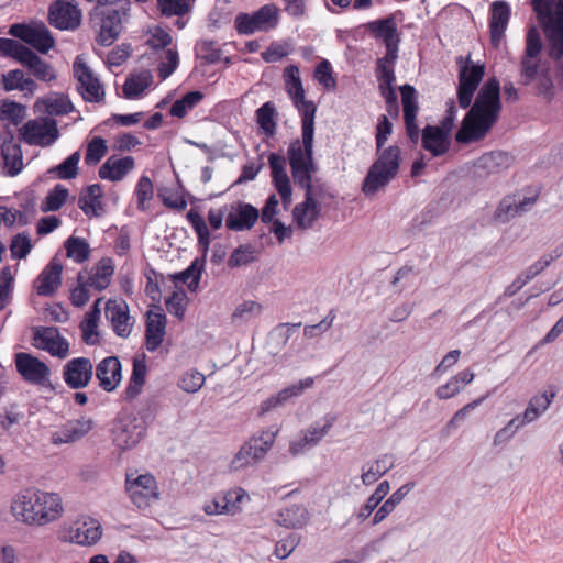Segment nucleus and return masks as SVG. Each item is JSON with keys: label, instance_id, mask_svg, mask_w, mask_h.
Masks as SVG:
<instances>
[{"label": "nucleus", "instance_id": "obj_15", "mask_svg": "<svg viewBox=\"0 0 563 563\" xmlns=\"http://www.w3.org/2000/svg\"><path fill=\"white\" fill-rule=\"evenodd\" d=\"M104 314L113 332L121 339H128L134 328L135 318L130 314V308L122 298L109 299Z\"/></svg>", "mask_w": 563, "mask_h": 563}, {"label": "nucleus", "instance_id": "obj_58", "mask_svg": "<svg viewBox=\"0 0 563 563\" xmlns=\"http://www.w3.org/2000/svg\"><path fill=\"white\" fill-rule=\"evenodd\" d=\"M255 260L254 247L250 244L238 246L228 260V266L231 268L240 267L252 263Z\"/></svg>", "mask_w": 563, "mask_h": 563}, {"label": "nucleus", "instance_id": "obj_34", "mask_svg": "<svg viewBox=\"0 0 563 563\" xmlns=\"http://www.w3.org/2000/svg\"><path fill=\"white\" fill-rule=\"evenodd\" d=\"M514 157L503 151H493L483 154L477 161V168L483 169L486 174H497L503 169L511 166Z\"/></svg>", "mask_w": 563, "mask_h": 563}, {"label": "nucleus", "instance_id": "obj_20", "mask_svg": "<svg viewBox=\"0 0 563 563\" xmlns=\"http://www.w3.org/2000/svg\"><path fill=\"white\" fill-rule=\"evenodd\" d=\"M63 265L53 257L44 267L34 283V287L38 296H53L62 284Z\"/></svg>", "mask_w": 563, "mask_h": 563}, {"label": "nucleus", "instance_id": "obj_5", "mask_svg": "<svg viewBox=\"0 0 563 563\" xmlns=\"http://www.w3.org/2000/svg\"><path fill=\"white\" fill-rule=\"evenodd\" d=\"M288 77L286 80L287 92L291 97L295 107L301 115V140H299L300 150H313L314 137V117L317 107L313 101L305 99V90L299 77V68L290 65L285 69Z\"/></svg>", "mask_w": 563, "mask_h": 563}, {"label": "nucleus", "instance_id": "obj_11", "mask_svg": "<svg viewBox=\"0 0 563 563\" xmlns=\"http://www.w3.org/2000/svg\"><path fill=\"white\" fill-rule=\"evenodd\" d=\"M456 64L459 65L457 101L461 108L467 109L483 80L485 67L482 64H473L470 56L466 59L460 56Z\"/></svg>", "mask_w": 563, "mask_h": 563}, {"label": "nucleus", "instance_id": "obj_42", "mask_svg": "<svg viewBox=\"0 0 563 563\" xmlns=\"http://www.w3.org/2000/svg\"><path fill=\"white\" fill-rule=\"evenodd\" d=\"M390 490V484L388 481H383L378 484L374 493L366 499L365 504L360 508V510L355 514V517L358 522H364L369 516L374 512V510L379 506V504L384 500L387 494Z\"/></svg>", "mask_w": 563, "mask_h": 563}, {"label": "nucleus", "instance_id": "obj_45", "mask_svg": "<svg viewBox=\"0 0 563 563\" xmlns=\"http://www.w3.org/2000/svg\"><path fill=\"white\" fill-rule=\"evenodd\" d=\"M187 220L194 228L195 232L197 233L198 244L202 247L203 256H206L210 244V232L206 224V221L203 220L201 214L195 209H190L188 211Z\"/></svg>", "mask_w": 563, "mask_h": 563}, {"label": "nucleus", "instance_id": "obj_49", "mask_svg": "<svg viewBox=\"0 0 563 563\" xmlns=\"http://www.w3.org/2000/svg\"><path fill=\"white\" fill-rule=\"evenodd\" d=\"M202 269L203 264L200 263L199 258H196L186 269L174 275V279L187 284L188 289L195 291L199 286Z\"/></svg>", "mask_w": 563, "mask_h": 563}, {"label": "nucleus", "instance_id": "obj_33", "mask_svg": "<svg viewBox=\"0 0 563 563\" xmlns=\"http://www.w3.org/2000/svg\"><path fill=\"white\" fill-rule=\"evenodd\" d=\"M536 201V197H525L522 200H517L515 196L505 197L497 208L496 218L506 222L517 214L527 212Z\"/></svg>", "mask_w": 563, "mask_h": 563}, {"label": "nucleus", "instance_id": "obj_27", "mask_svg": "<svg viewBox=\"0 0 563 563\" xmlns=\"http://www.w3.org/2000/svg\"><path fill=\"white\" fill-rule=\"evenodd\" d=\"M73 542L79 545H92L102 536V528L98 520L91 517H82L73 523Z\"/></svg>", "mask_w": 563, "mask_h": 563}, {"label": "nucleus", "instance_id": "obj_43", "mask_svg": "<svg viewBox=\"0 0 563 563\" xmlns=\"http://www.w3.org/2000/svg\"><path fill=\"white\" fill-rule=\"evenodd\" d=\"M26 115V107L10 100H0V121H9L10 124L18 126Z\"/></svg>", "mask_w": 563, "mask_h": 563}, {"label": "nucleus", "instance_id": "obj_31", "mask_svg": "<svg viewBox=\"0 0 563 563\" xmlns=\"http://www.w3.org/2000/svg\"><path fill=\"white\" fill-rule=\"evenodd\" d=\"M313 385V378L308 377L299 382V384L290 385L282 389L277 395L267 398L261 405V413H265L274 408L283 406L290 398L299 396L306 388Z\"/></svg>", "mask_w": 563, "mask_h": 563}, {"label": "nucleus", "instance_id": "obj_18", "mask_svg": "<svg viewBox=\"0 0 563 563\" xmlns=\"http://www.w3.org/2000/svg\"><path fill=\"white\" fill-rule=\"evenodd\" d=\"M401 93V103L404 112V122L407 136L409 140L417 144L420 139V131L416 123L417 114L419 110L417 91L413 86L405 84L399 87Z\"/></svg>", "mask_w": 563, "mask_h": 563}, {"label": "nucleus", "instance_id": "obj_56", "mask_svg": "<svg viewBox=\"0 0 563 563\" xmlns=\"http://www.w3.org/2000/svg\"><path fill=\"white\" fill-rule=\"evenodd\" d=\"M206 380L202 373L197 369L185 372L178 380V387L188 394L197 393L201 389Z\"/></svg>", "mask_w": 563, "mask_h": 563}, {"label": "nucleus", "instance_id": "obj_61", "mask_svg": "<svg viewBox=\"0 0 563 563\" xmlns=\"http://www.w3.org/2000/svg\"><path fill=\"white\" fill-rule=\"evenodd\" d=\"M261 312V305L253 300H247L239 305L232 313V322H244L253 316Z\"/></svg>", "mask_w": 563, "mask_h": 563}, {"label": "nucleus", "instance_id": "obj_4", "mask_svg": "<svg viewBox=\"0 0 563 563\" xmlns=\"http://www.w3.org/2000/svg\"><path fill=\"white\" fill-rule=\"evenodd\" d=\"M11 511L23 523L43 526L57 519L63 507L57 494L27 488L13 498Z\"/></svg>", "mask_w": 563, "mask_h": 563}, {"label": "nucleus", "instance_id": "obj_26", "mask_svg": "<svg viewBox=\"0 0 563 563\" xmlns=\"http://www.w3.org/2000/svg\"><path fill=\"white\" fill-rule=\"evenodd\" d=\"M33 111L40 117L63 115L70 112V100L67 96L51 92L49 95L38 98L34 106Z\"/></svg>", "mask_w": 563, "mask_h": 563}, {"label": "nucleus", "instance_id": "obj_22", "mask_svg": "<svg viewBox=\"0 0 563 563\" xmlns=\"http://www.w3.org/2000/svg\"><path fill=\"white\" fill-rule=\"evenodd\" d=\"M268 163L272 169L273 183L283 202L289 205L291 202V186L286 172V159L277 153H271L268 155Z\"/></svg>", "mask_w": 563, "mask_h": 563}, {"label": "nucleus", "instance_id": "obj_17", "mask_svg": "<svg viewBox=\"0 0 563 563\" xmlns=\"http://www.w3.org/2000/svg\"><path fill=\"white\" fill-rule=\"evenodd\" d=\"M260 218V211L251 203L238 200L227 206L225 227L235 232L251 230Z\"/></svg>", "mask_w": 563, "mask_h": 563}, {"label": "nucleus", "instance_id": "obj_62", "mask_svg": "<svg viewBox=\"0 0 563 563\" xmlns=\"http://www.w3.org/2000/svg\"><path fill=\"white\" fill-rule=\"evenodd\" d=\"M186 299L187 296L184 290L174 291L165 301L167 311L178 319H183L186 311Z\"/></svg>", "mask_w": 563, "mask_h": 563}, {"label": "nucleus", "instance_id": "obj_24", "mask_svg": "<svg viewBox=\"0 0 563 563\" xmlns=\"http://www.w3.org/2000/svg\"><path fill=\"white\" fill-rule=\"evenodd\" d=\"M134 167L135 161L132 156L112 155L100 166L98 175L101 179L115 183L122 180Z\"/></svg>", "mask_w": 563, "mask_h": 563}, {"label": "nucleus", "instance_id": "obj_57", "mask_svg": "<svg viewBox=\"0 0 563 563\" xmlns=\"http://www.w3.org/2000/svg\"><path fill=\"white\" fill-rule=\"evenodd\" d=\"M32 250V243L26 232L15 234L10 243L11 257L16 260L25 258Z\"/></svg>", "mask_w": 563, "mask_h": 563}, {"label": "nucleus", "instance_id": "obj_63", "mask_svg": "<svg viewBox=\"0 0 563 563\" xmlns=\"http://www.w3.org/2000/svg\"><path fill=\"white\" fill-rule=\"evenodd\" d=\"M153 184L147 176H142L136 185L135 195L137 199V208L145 210V203L153 198Z\"/></svg>", "mask_w": 563, "mask_h": 563}, {"label": "nucleus", "instance_id": "obj_16", "mask_svg": "<svg viewBox=\"0 0 563 563\" xmlns=\"http://www.w3.org/2000/svg\"><path fill=\"white\" fill-rule=\"evenodd\" d=\"M33 345L48 352L53 356L65 357L69 351L68 341L59 334L55 327H34Z\"/></svg>", "mask_w": 563, "mask_h": 563}, {"label": "nucleus", "instance_id": "obj_13", "mask_svg": "<svg viewBox=\"0 0 563 563\" xmlns=\"http://www.w3.org/2000/svg\"><path fill=\"white\" fill-rule=\"evenodd\" d=\"M74 76L78 80L77 91L87 102H100L104 98L103 86L87 65L84 55H78L73 63Z\"/></svg>", "mask_w": 563, "mask_h": 563}, {"label": "nucleus", "instance_id": "obj_38", "mask_svg": "<svg viewBox=\"0 0 563 563\" xmlns=\"http://www.w3.org/2000/svg\"><path fill=\"white\" fill-rule=\"evenodd\" d=\"M152 84L153 76L147 69L131 74L123 85V95L126 99H135Z\"/></svg>", "mask_w": 563, "mask_h": 563}, {"label": "nucleus", "instance_id": "obj_47", "mask_svg": "<svg viewBox=\"0 0 563 563\" xmlns=\"http://www.w3.org/2000/svg\"><path fill=\"white\" fill-rule=\"evenodd\" d=\"M276 109L271 101L265 102L256 110V121L267 136H274L276 132Z\"/></svg>", "mask_w": 563, "mask_h": 563}, {"label": "nucleus", "instance_id": "obj_52", "mask_svg": "<svg viewBox=\"0 0 563 563\" xmlns=\"http://www.w3.org/2000/svg\"><path fill=\"white\" fill-rule=\"evenodd\" d=\"M108 146L104 139L101 136L92 137L87 145V152L84 157L85 164L88 166H96L107 154Z\"/></svg>", "mask_w": 563, "mask_h": 563}, {"label": "nucleus", "instance_id": "obj_53", "mask_svg": "<svg viewBox=\"0 0 563 563\" xmlns=\"http://www.w3.org/2000/svg\"><path fill=\"white\" fill-rule=\"evenodd\" d=\"M68 197V189L57 184L52 190L48 191L45 199L42 201L41 210L43 212L57 211L66 201Z\"/></svg>", "mask_w": 563, "mask_h": 563}, {"label": "nucleus", "instance_id": "obj_64", "mask_svg": "<svg viewBox=\"0 0 563 563\" xmlns=\"http://www.w3.org/2000/svg\"><path fill=\"white\" fill-rule=\"evenodd\" d=\"M196 49L200 57L208 64H214L221 60V49L217 47L213 41H201Z\"/></svg>", "mask_w": 563, "mask_h": 563}, {"label": "nucleus", "instance_id": "obj_59", "mask_svg": "<svg viewBox=\"0 0 563 563\" xmlns=\"http://www.w3.org/2000/svg\"><path fill=\"white\" fill-rule=\"evenodd\" d=\"M533 58L523 56L520 62V84L523 86L530 85L538 78L540 67Z\"/></svg>", "mask_w": 563, "mask_h": 563}, {"label": "nucleus", "instance_id": "obj_21", "mask_svg": "<svg viewBox=\"0 0 563 563\" xmlns=\"http://www.w3.org/2000/svg\"><path fill=\"white\" fill-rule=\"evenodd\" d=\"M510 19V5L504 0L494 1L490 5L489 34L492 45L497 48L504 37Z\"/></svg>", "mask_w": 563, "mask_h": 563}, {"label": "nucleus", "instance_id": "obj_54", "mask_svg": "<svg viewBox=\"0 0 563 563\" xmlns=\"http://www.w3.org/2000/svg\"><path fill=\"white\" fill-rule=\"evenodd\" d=\"M563 255V246H559L553 250L551 254L543 255L536 263L530 265L522 275L526 277L528 282L538 276L541 272H543L551 263Z\"/></svg>", "mask_w": 563, "mask_h": 563}, {"label": "nucleus", "instance_id": "obj_32", "mask_svg": "<svg viewBox=\"0 0 563 563\" xmlns=\"http://www.w3.org/2000/svg\"><path fill=\"white\" fill-rule=\"evenodd\" d=\"M310 520L308 509L303 505H291L280 509L276 514L275 521L283 527L299 529L305 527Z\"/></svg>", "mask_w": 563, "mask_h": 563}, {"label": "nucleus", "instance_id": "obj_37", "mask_svg": "<svg viewBox=\"0 0 563 563\" xmlns=\"http://www.w3.org/2000/svg\"><path fill=\"white\" fill-rule=\"evenodd\" d=\"M100 302L101 298H98L92 308L85 314V319L80 323L82 341L88 345L99 343L98 321L100 319Z\"/></svg>", "mask_w": 563, "mask_h": 563}, {"label": "nucleus", "instance_id": "obj_35", "mask_svg": "<svg viewBox=\"0 0 563 563\" xmlns=\"http://www.w3.org/2000/svg\"><path fill=\"white\" fill-rule=\"evenodd\" d=\"M112 440L117 448L125 450L140 441V432L131 421L120 420L112 428Z\"/></svg>", "mask_w": 563, "mask_h": 563}, {"label": "nucleus", "instance_id": "obj_41", "mask_svg": "<svg viewBox=\"0 0 563 563\" xmlns=\"http://www.w3.org/2000/svg\"><path fill=\"white\" fill-rule=\"evenodd\" d=\"M48 22L58 30L70 29V1L56 0L48 8Z\"/></svg>", "mask_w": 563, "mask_h": 563}, {"label": "nucleus", "instance_id": "obj_7", "mask_svg": "<svg viewBox=\"0 0 563 563\" xmlns=\"http://www.w3.org/2000/svg\"><path fill=\"white\" fill-rule=\"evenodd\" d=\"M0 56L10 57L26 67L37 79L51 80L49 65L44 62L32 48L23 43L7 37H0Z\"/></svg>", "mask_w": 563, "mask_h": 563}, {"label": "nucleus", "instance_id": "obj_12", "mask_svg": "<svg viewBox=\"0 0 563 563\" xmlns=\"http://www.w3.org/2000/svg\"><path fill=\"white\" fill-rule=\"evenodd\" d=\"M278 24V9L274 4H265L252 14L240 13L235 18V29L239 34L250 35L255 32H266Z\"/></svg>", "mask_w": 563, "mask_h": 563}, {"label": "nucleus", "instance_id": "obj_29", "mask_svg": "<svg viewBox=\"0 0 563 563\" xmlns=\"http://www.w3.org/2000/svg\"><path fill=\"white\" fill-rule=\"evenodd\" d=\"M422 147L434 157L442 156L450 148V139L445 130L435 125H427L421 132Z\"/></svg>", "mask_w": 563, "mask_h": 563}, {"label": "nucleus", "instance_id": "obj_9", "mask_svg": "<svg viewBox=\"0 0 563 563\" xmlns=\"http://www.w3.org/2000/svg\"><path fill=\"white\" fill-rule=\"evenodd\" d=\"M8 33L40 54H47L55 45V40L43 21L32 20L29 23L11 24Z\"/></svg>", "mask_w": 563, "mask_h": 563}, {"label": "nucleus", "instance_id": "obj_60", "mask_svg": "<svg viewBox=\"0 0 563 563\" xmlns=\"http://www.w3.org/2000/svg\"><path fill=\"white\" fill-rule=\"evenodd\" d=\"M178 53L176 49L168 48L164 52V58L161 60L158 65V76L161 79L165 80L168 78L178 66Z\"/></svg>", "mask_w": 563, "mask_h": 563}, {"label": "nucleus", "instance_id": "obj_23", "mask_svg": "<svg viewBox=\"0 0 563 563\" xmlns=\"http://www.w3.org/2000/svg\"><path fill=\"white\" fill-rule=\"evenodd\" d=\"M78 206L88 218H101L106 214L103 190L100 184L86 187L78 199Z\"/></svg>", "mask_w": 563, "mask_h": 563}, {"label": "nucleus", "instance_id": "obj_46", "mask_svg": "<svg viewBox=\"0 0 563 563\" xmlns=\"http://www.w3.org/2000/svg\"><path fill=\"white\" fill-rule=\"evenodd\" d=\"M556 396V391H551L549 395L543 393L541 395L533 396L526 408L527 420L536 421L542 413H544L550 407L551 402Z\"/></svg>", "mask_w": 563, "mask_h": 563}, {"label": "nucleus", "instance_id": "obj_14", "mask_svg": "<svg viewBox=\"0 0 563 563\" xmlns=\"http://www.w3.org/2000/svg\"><path fill=\"white\" fill-rule=\"evenodd\" d=\"M125 490L131 501L140 509L148 507L159 496L156 479L151 474H142L133 479L131 475H126Z\"/></svg>", "mask_w": 563, "mask_h": 563}, {"label": "nucleus", "instance_id": "obj_55", "mask_svg": "<svg viewBox=\"0 0 563 563\" xmlns=\"http://www.w3.org/2000/svg\"><path fill=\"white\" fill-rule=\"evenodd\" d=\"M195 0H157L161 12L165 16H183L191 9Z\"/></svg>", "mask_w": 563, "mask_h": 563}, {"label": "nucleus", "instance_id": "obj_6", "mask_svg": "<svg viewBox=\"0 0 563 563\" xmlns=\"http://www.w3.org/2000/svg\"><path fill=\"white\" fill-rule=\"evenodd\" d=\"M102 8L98 12L101 24L96 42L100 46L108 47L118 40L123 31V22L128 19L130 11V0H115L112 4Z\"/></svg>", "mask_w": 563, "mask_h": 563}, {"label": "nucleus", "instance_id": "obj_25", "mask_svg": "<svg viewBox=\"0 0 563 563\" xmlns=\"http://www.w3.org/2000/svg\"><path fill=\"white\" fill-rule=\"evenodd\" d=\"M96 376L106 391H113L121 382V363L117 356L103 358L96 368Z\"/></svg>", "mask_w": 563, "mask_h": 563}, {"label": "nucleus", "instance_id": "obj_36", "mask_svg": "<svg viewBox=\"0 0 563 563\" xmlns=\"http://www.w3.org/2000/svg\"><path fill=\"white\" fill-rule=\"evenodd\" d=\"M366 29L376 38L383 40L385 45H387V43H399L397 24L393 15L368 22Z\"/></svg>", "mask_w": 563, "mask_h": 563}, {"label": "nucleus", "instance_id": "obj_48", "mask_svg": "<svg viewBox=\"0 0 563 563\" xmlns=\"http://www.w3.org/2000/svg\"><path fill=\"white\" fill-rule=\"evenodd\" d=\"M202 99L203 93L200 91L187 92L173 103L169 113L172 117L184 118L188 111L194 109Z\"/></svg>", "mask_w": 563, "mask_h": 563}, {"label": "nucleus", "instance_id": "obj_39", "mask_svg": "<svg viewBox=\"0 0 563 563\" xmlns=\"http://www.w3.org/2000/svg\"><path fill=\"white\" fill-rule=\"evenodd\" d=\"M1 157L3 161V168L5 175L14 177L22 170L23 167V153L21 143L12 145H1Z\"/></svg>", "mask_w": 563, "mask_h": 563}, {"label": "nucleus", "instance_id": "obj_40", "mask_svg": "<svg viewBox=\"0 0 563 563\" xmlns=\"http://www.w3.org/2000/svg\"><path fill=\"white\" fill-rule=\"evenodd\" d=\"M386 54L376 63V78L378 80H396L394 65L398 58V43H387Z\"/></svg>", "mask_w": 563, "mask_h": 563}, {"label": "nucleus", "instance_id": "obj_3", "mask_svg": "<svg viewBox=\"0 0 563 563\" xmlns=\"http://www.w3.org/2000/svg\"><path fill=\"white\" fill-rule=\"evenodd\" d=\"M393 132V123L386 114L378 117L376 126L377 158L364 178L362 190L366 196L374 195L388 185L398 174L400 167V148L391 145L383 148Z\"/></svg>", "mask_w": 563, "mask_h": 563}, {"label": "nucleus", "instance_id": "obj_1", "mask_svg": "<svg viewBox=\"0 0 563 563\" xmlns=\"http://www.w3.org/2000/svg\"><path fill=\"white\" fill-rule=\"evenodd\" d=\"M287 159L294 183L305 190V200L294 208L292 214L298 228L307 230L313 227L321 213V207L316 197L321 194L322 185L319 179L312 183V175L318 170L313 150H300L299 139H296L289 144Z\"/></svg>", "mask_w": 563, "mask_h": 563}, {"label": "nucleus", "instance_id": "obj_8", "mask_svg": "<svg viewBox=\"0 0 563 563\" xmlns=\"http://www.w3.org/2000/svg\"><path fill=\"white\" fill-rule=\"evenodd\" d=\"M277 433L278 429L271 427L263 430L261 434L253 435L234 455L231 461V468L239 471L263 460L273 446Z\"/></svg>", "mask_w": 563, "mask_h": 563}, {"label": "nucleus", "instance_id": "obj_28", "mask_svg": "<svg viewBox=\"0 0 563 563\" xmlns=\"http://www.w3.org/2000/svg\"><path fill=\"white\" fill-rule=\"evenodd\" d=\"M395 466V456L390 453L380 454L374 461L362 466L361 479L365 486L373 485Z\"/></svg>", "mask_w": 563, "mask_h": 563}, {"label": "nucleus", "instance_id": "obj_19", "mask_svg": "<svg viewBox=\"0 0 563 563\" xmlns=\"http://www.w3.org/2000/svg\"><path fill=\"white\" fill-rule=\"evenodd\" d=\"M15 366L23 379L32 384H42L49 375L48 366L30 353H16Z\"/></svg>", "mask_w": 563, "mask_h": 563}, {"label": "nucleus", "instance_id": "obj_51", "mask_svg": "<svg viewBox=\"0 0 563 563\" xmlns=\"http://www.w3.org/2000/svg\"><path fill=\"white\" fill-rule=\"evenodd\" d=\"M146 364L143 360H135L133 362L132 375L130 378L129 386L126 387V396L129 398H135L142 390V386L145 383Z\"/></svg>", "mask_w": 563, "mask_h": 563}, {"label": "nucleus", "instance_id": "obj_50", "mask_svg": "<svg viewBox=\"0 0 563 563\" xmlns=\"http://www.w3.org/2000/svg\"><path fill=\"white\" fill-rule=\"evenodd\" d=\"M394 82L395 80H378V89L385 100L387 113L397 118L399 115V104Z\"/></svg>", "mask_w": 563, "mask_h": 563}, {"label": "nucleus", "instance_id": "obj_10", "mask_svg": "<svg viewBox=\"0 0 563 563\" xmlns=\"http://www.w3.org/2000/svg\"><path fill=\"white\" fill-rule=\"evenodd\" d=\"M58 137L57 121L49 117L29 120L19 129V141L32 146L47 147Z\"/></svg>", "mask_w": 563, "mask_h": 563}, {"label": "nucleus", "instance_id": "obj_44", "mask_svg": "<svg viewBox=\"0 0 563 563\" xmlns=\"http://www.w3.org/2000/svg\"><path fill=\"white\" fill-rule=\"evenodd\" d=\"M92 363L89 358H73V389L86 387L92 377Z\"/></svg>", "mask_w": 563, "mask_h": 563}, {"label": "nucleus", "instance_id": "obj_2", "mask_svg": "<svg viewBox=\"0 0 563 563\" xmlns=\"http://www.w3.org/2000/svg\"><path fill=\"white\" fill-rule=\"evenodd\" d=\"M500 110V84L493 77L482 86L464 117L455 134L456 142L470 144L483 140L497 122Z\"/></svg>", "mask_w": 563, "mask_h": 563}, {"label": "nucleus", "instance_id": "obj_30", "mask_svg": "<svg viewBox=\"0 0 563 563\" xmlns=\"http://www.w3.org/2000/svg\"><path fill=\"white\" fill-rule=\"evenodd\" d=\"M166 333V317L163 313H147L145 328V345L147 351L154 352L164 341Z\"/></svg>", "mask_w": 563, "mask_h": 563}]
</instances>
